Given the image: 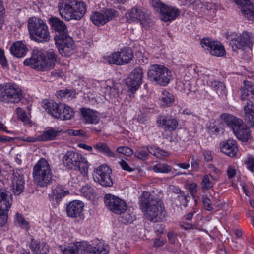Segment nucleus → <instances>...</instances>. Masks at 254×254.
Masks as SVG:
<instances>
[{
	"label": "nucleus",
	"mask_w": 254,
	"mask_h": 254,
	"mask_svg": "<svg viewBox=\"0 0 254 254\" xmlns=\"http://www.w3.org/2000/svg\"><path fill=\"white\" fill-rule=\"evenodd\" d=\"M142 195L140 207L143 211H146L144 215L145 218L154 223L163 221L165 217L166 212L161 202L148 192L144 191Z\"/></svg>",
	"instance_id": "obj_1"
},
{
	"label": "nucleus",
	"mask_w": 254,
	"mask_h": 254,
	"mask_svg": "<svg viewBox=\"0 0 254 254\" xmlns=\"http://www.w3.org/2000/svg\"><path fill=\"white\" fill-rule=\"evenodd\" d=\"M57 61V57L53 50L47 51L44 54L39 51H34L30 58L24 61V64L39 71H47L53 69Z\"/></svg>",
	"instance_id": "obj_2"
},
{
	"label": "nucleus",
	"mask_w": 254,
	"mask_h": 254,
	"mask_svg": "<svg viewBox=\"0 0 254 254\" xmlns=\"http://www.w3.org/2000/svg\"><path fill=\"white\" fill-rule=\"evenodd\" d=\"M58 8L60 15L67 21L80 20L86 12L85 3L76 0H61Z\"/></svg>",
	"instance_id": "obj_3"
},
{
	"label": "nucleus",
	"mask_w": 254,
	"mask_h": 254,
	"mask_svg": "<svg viewBox=\"0 0 254 254\" xmlns=\"http://www.w3.org/2000/svg\"><path fill=\"white\" fill-rule=\"evenodd\" d=\"M220 118L233 130L238 139L246 142L250 138V130L241 119L227 113L221 114Z\"/></svg>",
	"instance_id": "obj_4"
},
{
	"label": "nucleus",
	"mask_w": 254,
	"mask_h": 254,
	"mask_svg": "<svg viewBox=\"0 0 254 254\" xmlns=\"http://www.w3.org/2000/svg\"><path fill=\"white\" fill-rule=\"evenodd\" d=\"M28 27L31 39L38 43H45L50 40L48 27L42 20L30 18L28 20Z\"/></svg>",
	"instance_id": "obj_5"
},
{
	"label": "nucleus",
	"mask_w": 254,
	"mask_h": 254,
	"mask_svg": "<svg viewBox=\"0 0 254 254\" xmlns=\"http://www.w3.org/2000/svg\"><path fill=\"white\" fill-rule=\"evenodd\" d=\"M33 177L35 183L40 187H45L51 184L52 173L48 161L44 159H40L34 166Z\"/></svg>",
	"instance_id": "obj_6"
},
{
	"label": "nucleus",
	"mask_w": 254,
	"mask_h": 254,
	"mask_svg": "<svg viewBox=\"0 0 254 254\" xmlns=\"http://www.w3.org/2000/svg\"><path fill=\"white\" fill-rule=\"evenodd\" d=\"M244 83L241 92L242 100H247L244 107L245 119L251 126H254V104L250 100L254 98V84L249 81Z\"/></svg>",
	"instance_id": "obj_7"
},
{
	"label": "nucleus",
	"mask_w": 254,
	"mask_h": 254,
	"mask_svg": "<svg viewBox=\"0 0 254 254\" xmlns=\"http://www.w3.org/2000/svg\"><path fill=\"white\" fill-rule=\"evenodd\" d=\"M43 107L48 114L55 118L66 120L71 119L74 116L72 109L65 104L45 101Z\"/></svg>",
	"instance_id": "obj_8"
},
{
	"label": "nucleus",
	"mask_w": 254,
	"mask_h": 254,
	"mask_svg": "<svg viewBox=\"0 0 254 254\" xmlns=\"http://www.w3.org/2000/svg\"><path fill=\"white\" fill-rule=\"evenodd\" d=\"M63 161L68 168L79 170L84 175L87 174L88 163L80 154L74 151H68L64 156Z\"/></svg>",
	"instance_id": "obj_9"
},
{
	"label": "nucleus",
	"mask_w": 254,
	"mask_h": 254,
	"mask_svg": "<svg viewBox=\"0 0 254 254\" xmlns=\"http://www.w3.org/2000/svg\"><path fill=\"white\" fill-rule=\"evenodd\" d=\"M148 78L152 82L161 86H166L170 82L172 75L171 71L164 66L153 64L149 66Z\"/></svg>",
	"instance_id": "obj_10"
},
{
	"label": "nucleus",
	"mask_w": 254,
	"mask_h": 254,
	"mask_svg": "<svg viewBox=\"0 0 254 254\" xmlns=\"http://www.w3.org/2000/svg\"><path fill=\"white\" fill-rule=\"evenodd\" d=\"M133 56L131 49L125 48L110 55L104 56V59L109 64L123 65L129 63L132 59Z\"/></svg>",
	"instance_id": "obj_11"
},
{
	"label": "nucleus",
	"mask_w": 254,
	"mask_h": 254,
	"mask_svg": "<svg viewBox=\"0 0 254 254\" xmlns=\"http://www.w3.org/2000/svg\"><path fill=\"white\" fill-rule=\"evenodd\" d=\"M21 90L15 84H7L1 89L0 98L6 103H18L22 99Z\"/></svg>",
	"instance_id": "obj_12"
},
{
	"label": "nucleus",
	"mask_w": 254,
	"mask_h": 254,
	"mask_svg": "<svg viewBox=\"0 0 254 254\" xmlns=\"http://www.w3.org/2000/svg\"><path fill=\"white\" fill-rule=\"evenodd\" d=\"M104 202L109 210L117 214H121L127 209V204L123 199L111 194H106Z\"/></svg>",
	"instance_id": "obj_13"
},
{
	"label": "nucleus",
	"mask_w": 254,
	"mask_h": 254,
	"mask_svg": "<svg viewBox=\"0 0 254 254\" xmlns=\"http://www.w3.org/2000/svg\"><path fill=\"white\" fill-rule=\"evenodd\" d=\"M127 21H139L140 24L147 28L152 25V22L149 15L141 8L134 7L129 10L126 14Z\"/></svg>",
	"instance_id": "obj_14"
},
{
	"label": "nucleus",
	"mask_w": 254,
	"mask_h": 254,
	"mask_svg": "<svg viewBox=\"0 0 254 254\" xmlns=\"http://www.w3.org/2000/svg\"><path fill=\"white\" fill-rule=\"evenodd\" d=\"M111 174L112 170L108 166L102 165L95 170L94 179L102 186L111 187L113 184Z\"/></svg>",
	"instance_id": "obj_15"
},
{
	"label": "nucleus",
	"mask_w": 254,
	"mask_h": 254,
	"mask_svg": "<svg viewBox=\"0 0 254 254\" xmlns=\"http://www.w3.org/2000/svg\"><path fill=\"white\" fill-rule=\"evenodd\" d=\"M117 11L111 9H108L102 12L95 11L90 16V20L95 25L100 26L111 20L117 16Z\"/></svg>",
	"instance_id": "obj_16"
},
{
	"label": "nucleus",
	"mask_w": 254,
	"mask_h": 254,
	"mask_svg": "<svg viewBox=\"0 0 254 254\" xmlns=\"http://www.w3.org/2000/svg\"><path fill=\"white\" fill-rule=\"evenodd\" d=\"M230 45L233 51L240 49L245 50L248 48L250 49L252 46L251 37L249 33L243 32L237 37L232 38Z\"/></svg>",
	"instance_id": "obj_17"
},
{
	"label": "nucleus",
	"mask_w": 254,
	"mask_h": 254,
	"mask_svg": "<svg viewBox=\"0 0 254 254\" xmlns=\"http://www.w3.org/2000/svg\"><path fill=\"white\" fill-rule=\"evenodd\" d=\"M55 41L56 47L62 56L69 57L74 53V42L68 35L56 40Z\"/></svg>",
	"instance_id": "obj_18"
},
{
	"label": "nucleus",
	"mask_w": 254,
	"mask_h": 254,
	"mask_svg": "<svg viewBox=\"0 0 254 254\" xmlns=\"http://www.w3.org/2000/svg\"><path fill=\"white\" fill-rule=\"evenodd\" d=\"M200 44L212 55L221 57L224 56L226 53L224 46L218 41H214L206 38L202 39Z\"/></svg>",
	"instance_id": "obj_19"
},
{
	"label": "nucleus",
	"mask_w": 254,
	"mask_h": 254,
	"mask_svg": "<svg viewBox=\"0 0 254 254\" xmlns=\"http://www.w3.org/2000/svg\"><path fill=\"white\" fill-rule=\"evenodd\" d=\"M142 70L140 67L135 68L126 79V83L128 89L132 92L139 88L142 83Z\"/></svg>",
	"instance_id": "obj_20"
},
{
	"label": "nucleus",
	"mask_w": 254,
	"mask_h": 254,
	"mask_svg": "<svg viewBox=\"0 0 254 254\" xmlns=\"http://www.w3.org/2000/svg\"><path fill=\"white\" fill-rule=\"evenodd\" d=\"M49 23L53 30L58 34L55 37V40L66 37L68 35V30L66 24L59 18L53 17L49 19Z\"/></svg>",
	"instance_id": "obj_21"
},
{
	"label": "nucleus",
	"mask_w": 254,
	"mask_h": 254,
	"mask_svg": "<svg viewBox=\"0 0 254 254\" xmlns=\"http://www.w3.org/2000/svg\"><path fill=\"white\" fill-rule=\"evenodd\" d=\"M25 180L20 170L14 171L12 177V190L16 195H20L24 190Z\"/></svg>",
	"instance_id": "obj_22"
},
{
	"label": "nucleus",
	"mask_w": 254,
	"mask_h": 254,
	"mask_svg": "<svg viewBox=\"0 0 254 254\" xmlns=\"http://www.w3.org/2000/svg\"><path fill=\"white\" fill-rule=\"evenodd\" d=\"M159 127L166 131H175L178 126V122L174 118L169 116L161 115L159 116L157 121Z\"/></svg>",
	"instance_id": "obj_23"
},
{
	"label": "nucleus",
	"mask_w": 254,
	"mask_h": 254,
	"mask_svg": "<svg viewBox=\"0 0 254 254\" xmlns=\"http://www.w3.org/2000/svg\"><path fill=\"white\" fill-rule=\"evenodd\" d=\"M84 205L81 201L77 200L70 202L66 207L67 215L69 217L77 218L82 214Z\"/></svg>",
	"instance_id": "obj_24"
},
{
	"label": "nucleus",
	"mask_w": 254,
	"mask_h": 254,
	"mask_svg": "<svg viewBox=\"0 0 254 254\" xmlns=\"http://www.w3.org/2000/svg\"><path fill=\"white\" fill-rule=\"evenodd\" d=\"M220 149L221 152L230 157H235L238 151L236 141L232 139L221 142L220 144Z\"/></svg>",
	"instance_id": "obj_25"
},
{
	"label": "nucleus",
	"mask_w": 254,
	"mask_h": 254,
	"mask_svg": "<svg viewBox=\"0 0 254 254\" xmlns=\"http://www.w3.org/2000/svg\"><path fill=\"white\" fill-rule=\"evenodd\" d=\"M80 113L86 124H97L99 122L100 118L95 110L82 107L80 109Z\"/></svg>",
	"instance_id": "obj_26"
},
{
	"label": "nucleus",
	"mask_w": 254,
	"mask_h": 254,
	"mask_svg": "<svg viewBox=\"0 0 254 254\" xmlns=\"http://www.w3.org/2000/svg\"><path fill=\"white\" fill-rule=\"evenodd\" d=\"M160 13L161 19L165 22H168L174 20L178 16L180 11L176 8L165 4Z\"/></svg>",
	"instance_id": "obj_27"
},
{
	"label": "nucleus",
	"mask_w": 254,
	"mask_h": 254,
	"mask_svg": "<svg viewBox=\"0 0 254 254\" xmlns=\"http://www.w3.org/2000/svg\"><path fill=\"white\" fill-rule=\"evenodd\" d=\"M10 49L11 53L17 58L23 57L28 51L26 46L22 41L13 43Z\"/></svg>",
	"instance_id": "obj_28"
},
{
	"label": "nucleus",
	"mask_w": 254,
	"mask_h": 254,
	"mask_svg": "<svg viewBox=\"0 0 254 254\" xmlns=\"http://www.w3.org/2000/svg\"><path fill=\"white\" fill-rule=\"evenodd\" d=\"M30 247L36 254H47L49 252V246L46 242H38L34 239L32 240Z\"/></svg>",
	"instance_id": "obj_29"
},
{
	"label": "nucleus",
	"mask_w": 254,
	"mask_h": 254,
	"mask_svg": "<svg viewBox=\"0 0 254 254\" xmlns=\"http://www.w3.org/2000/svg\"><path fill=\"white\" fill-rule=\"evenodd\" d=\"M66 194V191L58 186H53L51 188V191L49 194L50 201H55L58 203L60 200Z\"/></svg>",
	"instance_id": "obj_30"
},
{
	"label": "nucleus",
	"mask_w": 254,
	"mask_h": 254,
	"mask_svg": "<svg viewBox=\"0 0 254 254\" xmlns=\"http://www.w3.org/2000/svg\"><path fill=\"white\" fill-rule=\"evenodd\" d=\"M59 248L64 254H82L79 242L70 244L67 247L60 245Z\"/></svg>",
	"instance_id": "obj_31"
},
{
	"label": "nucleus",
	"mask_w": 254,
	"mask_h": 254,
	"mask_svg": "<svg viewBox=\"0 0 254 254\" xmlns=\"http://www.w3.org/2000/svg\"><path fill=\"white\" fill-rule=\"evenodd\" d=\"M61 132V130H57L53 128H51L43 131L42 134L38 136L37 140L42 141L54 140L59 135Z\"/></svg>",
	"instance_id": "obj_32"
},
{
	"label": "nucleus",
	"mask_w": 254,
	"mask_h": 254,
	"mask_svg": "<svg viewBox=\"0 0 254 254\" xmlns=\"http://www.w3.org/2000/svg\"><path fill=\"white\" fill-rule=\"evenodd\" d=\"M241 7L242 13L243 15L249 20L254 21V7L249 0V2L247 4H242L239 5Z\"/></svg>",
	"instance_id": "obj_33"
},
{
	"label": "nucleus",
	"mask_w": 254,
	"mask_h": 254,
	"mask_svg": "<svg viewBox=\"0 0 254 254\" xmlns=\"http://www.w3.org/2000/svg\"><path fill=\"white\" fill-rule=\"evenodd\" d=\"M208 84L220 97H224L226 96V87L223 83L217 80H214L210 81Z\"/></svg>",
	"instance_id": "obj_34"
},
{
	"label": "nucleus",
	"mask_w": 254,
	"mask_h": 254,
	"mask_svg": "<svg viewBox=\"0 0 254 254\" xmlns=\"http://www.w3.org/2000/svg\"><path fill=\"white\" fill-rule=\"evenodd\" d=\"M104 93L106 98L107 97L109 99L117 98L119 95L117 85L115 84H112L111 86L107 85L105 87Z\"/></svg>",
	"instance_id": "obj_35"
},
{
	"label": "nucleus",
	"mask_w": 254,
	"mask_h": 254,
	"mask_svg": "<svg viewBox=\"0 0 254 254\" xmlns=\"http://www.w3.org/2000/svg\"><path fill=\"white\" fill-rule=\"evenodd\" d=\"M160 100L162 105L170 106L174 102V97L172 93L164 90L162 92Z\"/></svg>",
	"instance_id": "obj_36"
},
{
	"label": "nucleus",
	"mask_w": 254,
	"mask_h": 254,
	"mask_svg": "<svg viewBox=\"0 0 254 254\" xmlns=\"http://www.w3.org/2000/svg\"><path fill=\"white\" fill-rule=\"evenodd\" d=\"M94 148L99 152L109 157H113L115 154L112 152L106 144L103 142H98L94 146Z\"/></svg>",
	"instance_id": "obj_37"
},
{
	"label": "nucleus",
	"mask_w": 254,
	"mask_h": 254,
	"mask_svg": "<svg viewBox=\"0 0 254 254\" xmlns=\"http://www.w3.org/2000/svg\"><path fill=\"white\" fill-rule=\"evenodd\" d=\"M147 149L149 153L157 158H162L168 155L166 151L155 146H148Z\"/></svg>",
	"instance_id": "obj_38"
},
{
	"label": "nucleus",
	"mask_w": 254,
	"mask_h": 254,
	"mask_svg": "<svg viewBox=\"0 0 254 254\" xmlns=\"http://www.w3.org/2000/svg\"><path fill=\"white\" fill-rule=\"evenodd\" d=\"M152 170L156 173H168L172 170V167L165 163H158L153 166Z\"/></svg>",
	"instance_id": "obj_39"
},
{
	"label": "nucleus",
	"mask_w": 254,
	"mask_h": 254,
	"mask_svg": "<svg viewBox=\"0 0 254 254\" xmlns=\"http://www.w3.org/2000/svg\"><path fill=\"white\" fill-rule=\"evenodd\" d=\"M93 244L94 246L86 242H79L80 248H81L80 249L82 250V254H83L85 251L89 253H93L95 254L96 246L94 243Z\"/></svg>",
	"instance_id": "obj_40"
},
{
	"label": "nucleus",
	"mask_w": 254,
	"mask_h": 254,
	"mask_svg": "<svg viewBox=\"0 0 254 254\" xmlns=\"http://www.w3.org/2000/svg\"><path fill=\"white\" fill-rule=\"evenodd\" d=\"M95 254H107L109 252L108 246H105L103 243L99 241L95 242Z\"/></svg>",
	"instance_id": "obj_41"
},
{
	"label": "nucleus",
	"mask_w": 254,
	"mask_h": 254,
	"mask_svg": "<svg viewBox=\"0 0 254 254\" xmlns=\"http://www.w3.org/2000/svg\"><path fill=\"white\" fill-rule=\"evenodd\" d=\"M80 191L84 196L87 198H90L93 196L95 192L94 188L89 185L83 186L80 189Z\"/></svg>",
	"instance_id": "obj_42"
},
{
	"label": "nucleus",
	"mask_w": 254,
	"mask_h": 254,
	"mask_svg": "<svg viewBox=\"0 0 254 254\" xmlns=\"http://www.w3.org/2000/svg\"><path fill=\"white\" fill-rule=\"evenodd\" d=\"M214 184L215 182L212 181L210 179V176L208 175H205L204 176L201 182L202 188L205 190L210 189L212 187H213Z\"/></svg>",
	"instance_id": "obj_43"
},
{
	"label": "nucleus",
	"mask_w": 254,
	"mask_h": 254,
	"mask_svg": "<svg viewBox=\"0 0 254 254\" xmlns=\"http://www.w3.org/2000/svg\"><path fill=\"white\" fill-rule=\"evenodd\" d=\"M12 204V198L11 197H8L5 198L4 200L0 203V211H4V212H8L11 207Z\"/></svg>",
	"instance_id": "obj_44"
},
{
	"label": "nucleus",
	"mask_w": 254,
	"mask_h": 254,
	"mask_svg": "<svg viewBox=\"0 0 254 254\" xmlns=\"http://www.w3.org/2000/svg\"><path fill=\"white\" fill-rule=\"evenodd\" d=\"M16 114L18 118L23 121L24 123L28 124L29 123V119L24 110L20 108H17L16 109Z\"/></svg>",
	"instance_id": "obj_45"
},
{
	"label": "nucleus",
	"mask_w": 254,
	"mask_h": 254,
	"mask_svg": "<svg viewBox=\"0 0 254 254\" xmlns=\"http://www.w3.org/2000/svg\"><path fill=\"white\" fill-rule=\"evenodd\" d=\"M15 223L21 227L25 228H27L28 225L27 221L24 220L22 215L18 213L15 215Z\"/></svg>",
	"instance_id": "obj_46"
},
{
	"label": "nucleus",
	"mask_w": 254,
	"mask_h": 254,
	"mask_svg": "<svg viewBox=\"0 0 254 254\" xmlns=\"http://www.w3.org/2000/svg\"><path fill=\"white\" fill-rule=\"evenodd\" d=\"M117 151L127 156H129L133 153V150L131 148L126 146L119 147L117 148Z\"/></svg>",
	"instance_id": "obj_47"
},
{
	"label": "nucleus",
	"mask_w": 254,
	"mask_h": 254,
	"mask_svg": "<svg viewBox=\"0 0 254 254\" xmlns=\"http://www.w3.org/2000/svg\"><path fill=\"white\" fill-rule=\"evenodd\" d=\"M148 152V150H138L135 152L134 156L135 157L144 161L148 158L149 156Z\"/></svg>",
	"instance_id": "obj_48"
},
{
	"label": "nucleus",
	"mask_w": 254,
	"mask_h": 254,
	"mask_svg": "<svg viewBox=\"0 0 254 254\" xmlns=\"http://www.w3.org/2000/svg\"><path fill=\"white\" fill-rule=\"evenodd\" d=\"M245 164L249 170L254 172V158L252 155H249L248 157L245 161Z\"/></svg>",
	"instance_id": "obj_49"
},
{
	"label": "nucleus",
	"mask_w": 254,
	"mask_h": 254,
	"mask_svg": "<svg viewBox=\"0 0 254 254\" xmlns=\"http://www.w3.org/2000/svg\"><path fill=\"white\" fill-rule=\"evenodd\" d=\"M151 4L156 11H159L160 12L165 5V4L160 2L159 0H152Z\"/></svg>",
	"instance_id": "obj_50"
},
{
	"label": "nucleus",
	"mask_w": 254,
	"mask_h": 254,
	"mask_svg": "<svg viewBox=\"0 0 254 254\" xmlns=\"http://www.w3.org/2000/svg\"><path fill=\"white\" fill-rule=\"evenodd\" d=\"M8 219V212L0 211V227L3 226L7 222Z\"/></svg>",
	"instance_id": "obj_51"
},
{
	"label": "nucleus",
	"mask_w": 254,
	"mask_h": 254,
	"mask_svg": "<svg viewBox=\"0 0 254 254\" xmlns=\"http://www.w3.org/2000/svg\"><path fill=\"white\" fill-rule=\"evenodd\" d=\"M68 134L72 136H84L85 132L82 130L70 129L68 130Z\"/></svg>",
	"instance_id": "obj_52"
},
{
	"label": "nucleus",
	"mask_w": 254,
	"mask_h": 254,
	"mask_svg": "<svg viewBox=\"0 0 254 254\" xmlns=\"http://www.w3.org/2000/svg\"><path fill=\"white\" fill-rule=\"evenodd\" d=\"M119 163L122 168L124 170L127 171L128 172H132L134 170V168H132L130 167L128 163H127L124 160H122Z\"/></svg>",
	"instance_id": "obj_53"
},
{
	"label": "nucleus",
	"mask_w": 254,
	"mask_h": 254,
	"mask_svg": "<svg viewBox=\"0 0 254 254\" xmlns=\"http://www.w3.org/2000/svg\"><path fill=\"white\" fill-rule=\"evenodd\" d=\"M0 63L3 66L7 65V62L4 56V51L0 48Z\"/></svg>",
	"instance_id": "obj_54"
},
{
	"label": "nucleus",
	"mask_w": 254,
	"mask_h": 254,
	"mask_svg": "<svg viewBox=\"0 0 254 254\" xmlns=\"http://www.w3.org/2000/svg\"><path fill=\"white\" fill-rule=\"evenodd\" d=\"M203 203L205 207L206 210L210 211L212 208L210 204V199L207 196H203L202 197Z\"/></svg>",
	"instance_id": "obj_55"
},
{
	"label": "nucleus",
	"mask_w": 254,
	"mask_h": 254,
	"mask_svg": "<svg viewBox=\"0 0 254 254\" xmlns=\"http://www.w3.org/2000/svg\"><path fill=\"white\" fill-rule=\"evenodd\" d=\"M8 197H11V195H8V192L4 189H0V203Z\"/></svg>",
	"instance_id": "obj_56"
},
{
	"label": "nucleus",
	"mask_w": 254,
	"mask_h": 254,
	"mask_svg": "<svg viewBox=\"0 0 254 254\" xmlns=\"http://www.w3.org/2000/svg\"><path fill=\"white\" fill-rule=\"evenodd\" d=\"M227 172V175L229 178L234 177L236 174V170L231 167L228 168Z\"/></svg>",
	"instance_id": "obj_57"
},
{
	"label": "nucleus",
	"mask_w": 254,
	"mask_h": 254,
	"mask_svg": "<svg viewBox=\"0 0 254 254\" xmlns=\"http://www.w3.org/2000/svg\"><path fill=\"white\" fill-rule=\"evenodd\" d=\"M203 155L204 159L206 161H210L212 159L211 152L209 151H205L203 152Z\"/></svg>",
	"instance_id": "obj_58"
},
{
	"label": "nucleus",
	"mask_w": 254,
	"mask_h": 254,
	"mask_svg": "<svg viewBox=\"0 0 254 254\" xmlns=\"http://www.w3.org/2000/svg\"><path fill=\"white\" fill-rule=\"evenodd\" d=\"M173 191L177 194H180V196L182 197H183L184 199L186 198V196L184 195V193L183 191H182L178 188L173 187L172 188Z\"/></svg>",
	"instance_id": "obj_59"
},
{
	"label": "nucleus",
	"mask_w": 254,
	"mask_h": 254,
	"mask_svg": "<svg viewBox=\"0 0 254 254\" xmlns=\"http://www.w3.org/2000/svg\"><path fill=\"white\" fill-rule=\"evenodd\" d=\"M209 169H210V172L212 173V172L215 173L216 174H219L220 172V170L216 168L213 165L211 164L209 165Z\"/></svg>",
	"instance_id": "obj_60"
},
{
	"label": "nucleus",
	"mask_w": 254,
	"mask_h": 254,
	"mask_svg": "<svg viewBox=\"0 0 254 254\" xmlns=\"http://www.w3.org/2000/svg\"><path fill=\"white\" fill-rule=\"evenodd\" d=\"M180 226L185 229H190L192 228V225L188 223H182L180 224Z\"/></svg>",
	"instance_id": "obj_61"
},
{
	"label": "nucleus",
	"mask_w": 254,
	"mask_h": 254,
	"mask_svg": "<svg viewBox=\"0 0 254 254\" xmlns=\"http://www.w3.org/2000/svg\"><path fill=\"white\" fill-rule=\"evenodd\" d=\"M168 237L171 243H175V234L173 232H169L168 234Z\"/></svg>",
	"instance_id": "obj_62"
},
{
	"label": "nucleus",
	"mask_w": 254,
	"mask_h": 254,
	"mask_svg": "<svg viewBox=\"0 0 254 254\" xmlns=\"http://www.w3.org/2000/svg\"><path fill=\"white\" fill-rule=\"evenodd\" d=\"M192 168L197 170L199 167V163L195 160L194 157L192 158V162H191Z\"/></svg>",
	"instance_id": "obj_63"
},
{
	"label": "nucleus",
	"mask_w": 254,
	"mask_h": 254,
	"mask_svg": "<svg viewBox=\"0 0 254 254\" xmlns=\"http://www.w3.org/2000/svg\"><path fill=\"white\" fill-rule=\"evenodd\" d=\"M178 166L184 169H188L190 167V164L186 163H179Z\"/></svg>",
	"instance_id": "obj_64"
}]
</instances>
